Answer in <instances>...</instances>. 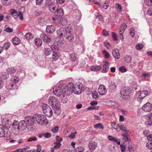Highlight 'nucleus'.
I'll list each match as a JSON object with an SVG mask.
<instances>
[{"mask_svg":"<svg viewBox=\"0 0 152 152\" xmlns=\"http://www.w3.org/2000/svg\"><path fill=\"white\" fill-rule=\"evenodd\" d=\"M4 134H3V137H4L5 139L8 140L9 139L10 137L11 133L10 131L7 130V129H6Z\"/></svg>","mask_w":152,"mask_h":152,"instance_id":"21","label":"nucleus"},{"mask_svg":"<svg viewBox=\"0 0 152 152\" xmlns=\"http://www.w3.org/2000/svg\"><path fill=\"white\" fill-rule=\"evenodd\" d=\"M145 3L148 6L152 7V0H145Z\"/></svg>","mask_w":152,"mask_h":152,"instance_id":"45","label":"nucleus"},{"mask_svg":"<svg viewBox=\"0 0 152 152\" xmlns=\"http://www.w3.org/2000/svg\"><path fill=\"white\" fill-rule=\"evenodd\" d=\"M147 14L149 16H151L152 15V9H149L147 11Z\"/></svg>","mask_w":152,"mask_h":152,"instance_id":"64","label":"nucleus"},{"mask_svg":"<svg viewBox=\"0 0 152 152\" xmlns=\"http://www.w3.org/2000/svg\"><path fill=\"white\" fill-rule=\"evenodd\" d=\"M59 129V127L58 126H56L52 129L51 131L53 133H56L58 132Z\"/></svg>","mask_w":152,"mask_h":152,"instance_id":"52","label":"nucleus"},{"mask_svg":"<svg viewBox=\"0 0 152 152\" xmlns=\"http://www.w3.org/2000/svg\"><path fill=\"white\" fill-rule=\"evenodd\" d=\"M53 110L54 111L56 115H59L61 113V110H60V104L54 106L52 107Z\"/></svg>","mask_w":152,"mask_h":152,"instance_id":"20","label":"nucleus"},{"mask_svg":"<svg viewBox=\"0 0 152 152\" xmlns=\"http://www.w3.org/2000/svg\"><path fill=\"white\" fill-rule=\"evenodd\" d=\"M48 104L52 107L54 106H58L60 104L59 102L57 100V98L54 96H51L48 99Z\"/></svg>","mask_w":152,"mask_h":152,"instance_id":"7","label":"nucleus"},{"mask_svg":"<svg viewBox=\"0 0 152 152\" xmlns=\"http://www.w3.org/2000/svg\"><path fill=\"white\" fill-rule=\"evenodd\" d=\"M35 119L38 124L41 125H46L48 123V121L46 118L39 114L35 115Z\"/></svg>","mask_w":152,"mask_h":152,"instance_id":"4","label":"nucleus"},{"mask_svg":"<svg viewBox=\"0 0 152 152\" xmlns=\"http://www.w3.org/2000/svg\"><path fill=\"white\" fill-rule=\"evenodd\" d=\"M11 80L14 83H17L19 81V78L17 77L12 76L11 79Z\"/></svg>","mask_w":152,"mask_h":152,"instance_id":"37","label":"nucleus"},{"mask_svg":"<svg viewBox=\"0 0 152 152\" xmlns=\"http://www.w3.org/2000/svg\"><path fill=\"white\" fill-rule=\"evenodd\" d=\"M92 96L93 98L96 99L98 97V95L96 92H94L92 93Z\"/></svg>","mask_w":152,"mask_h":152,"instance_id":"59","label":"nucleus"},{"mask_svg":"<svg viewBox=\"0 0 152 152\" xmlns=\"http://www.w3.org/2000/svg\"><path fill=\"white\" fill-rule=\"evenodd\" d=\"M56 6L54 4H53L49 8V10L51 12H53V11L55 10L56 9Z\"/></svg>","mask_w":152,"mask_h":152,"instance_id":"55","label":"nucleus"},{"mask_svg":"<svg viewBox=\"0 0 152 152\" xmlns=\"http://www.w3.org/2000/svg\"><path fill=\"white\" fill-rule=\"evenodd\" d=\"M65 86L61 87L56 86L53 88V92L54 94L57 96H60L62 95L64 96V94L66 95V94L64 91L65 90Z\"/></svg>","mask_w":152,"mask_h":152,"instance_id":"3","label":"nucleus"},{"mask_svg":"<svg viewBox=\"0 0 152 152\" xmlns=\"http://www.w3.org/2000/svg\"><path fill=\"white\" fill-rule=\"evenodd\" d=\"M7 72L9 73L12 74L14 73L15 71V69L13 67L8 68L7 70Z\"/></svg>","mask_w":152,"mask_h":152,"instance_id":"42","label":"nucleus"},{"mask_svg":"<svg viewBox=\"0 0 152 152\" xmlns=\"http://www.w3.org/2000/svg\"><path fill=\"white\" fill-rule=\"evenodd\" d=\"M95 129L99 128L100 129H104V127L101 123H99L95 124L94 126Z\"/></svg>","mask_w":152,"mask_h":152,"instance_id":"35","label":"nucleus"},{"mask_svg":"<svg viewBox=\"0 0 152 152\" xmlns=\"http://www.w3.org/2000/svg\"><path fill=\"white\" fill-rule=\"evenodd\" d=\"M54 4L51 0H47L46 2V5L48 6V8Z\"/></svg>","mask_w":152,"mask_h":152,"instance_id":"46","label":"nucleus"},{"mask_svg":"<svg viewBox=\"0 0 152 152\" xmlns=\"http://www.w3.org/2000/svg\"><path fill=\"white\" fill-rule=\"evenodd\" d=\"M35 44L38 47L41 46L42 43V41L39 38H36L34 40Z\"/></svg>","mask_w":152,"mask_h":152,"instance_id":"27","label":"nucleus"},{"mask_svg":"<svg viewBox=\"0 0 152 152\" xmlns=\"http://www.w3.org/2000/svg\"><path fill=\"white\" fill-rule=\"evenodd\" d=\"M102 53L106 58H108L109 57L110 54L105 50H103Z\"/></svg>","mask_w":152,"mask_h":152,"instance_id":"51","label":"nucleus"},{"mask_svg":"<svg viewBox=\"0 0 152 152\" xmlns=\"http://www.w3.org/2000/svg\"><path fill=\"white\" fill-rule=\"evenodd\" d=\"M74 39V35L73 34H70L68 35L66 37V39L68 42H72Z\"/></svg>","mask_w":152,"mask_h":152,"instance_id":"29","label":"nucleus"},{"mask_svg":"<svg viewBox=\"0 0 152 152\" xmlns=\"http://www.w3.org/2000/svg\"><path fill=\"white\" fill-rule=\"evenodd\" d=\"M130 91L129 88L125 87L122 89L121 91V97L125 100H127L129 98Z\"/></svg>","mask_w":152,"mask_h":152,"instance_id":"5","label":"nucleus"},{"mask_svg":"<svg viewBox=\"0 0 152 152\" xmlns=\"http://www.w3.org/2000/svg\"><path fill=\"white\" fill-rule=\"evenodd\" d=\"M109 5L107 3L105 2L104 3V4H102L101 7H102L104 9H106L109 7Z\"/></svg>","mask_w":152,"mask_h":152,"instance_id":"60","label":"nucleus"},{"mask_svg":"<svg viewBox=\"0 0 152 152\" xmlns=\"http://www.w3.org/2000/svg\"><path fill=\"white\" fill-rule=\"evenodd\" d=\"M37 140V138L36 137H33L30 138L28 139V141L29 142H31L33 141H35Z\"/></svg>","mask_w":152,"mask_h":152,"instance_id":"58","label":"nucleus"},{"mask_svg":"<svg viewBox=\"0 0 152 152\" xmlns=\"http://www.w3.org/2000/svg\"><path fill=\"white\" fill-rule=\"evenodd\" d=\"M51 50L52 51H53V53L55 52L57 53V51L58 50V47L56 45H52L51 47Z\"/></svg>","mask_w":152,"mask_h":152,"instance_id":"41","label":"nucleus"},{"mask_svg":"<svg viewBox=\"0 0 152 152\" xmlns=\"http://www.w3.org/2000/svg\"><path fill=\"white\" fill-rule=\"evenodd\" d=\"M26 120L27 121L28 126H31L34 124L35 118L32 116L27 117L26 118Z\"/></svg>","mask_w":152,"mask_h":152,"instance_id":"14","label":"nucleus"},{"mask_svg":"<svg viewBox=\"0 0 152 152\" xmlns=\"http://www.w3.org/2000/svg\"><path fill=\"white\" fill-rule=\"evenodd\" d=\"M56 11L55 14H57L58 15H57L58 17H60L64 15V12L62 9L61 8H59L56 9Z\"/></svg>","mask_w":152,"mask_h":152,"instance_id":"26","label":"nucleus"},{"mask_svg":"<svg viewBox=\"0 0 152 152\" xmlns=\"http://www.w3.org/2000/svg\"><path fill=\"white\" fill-rule=\"evenodd\" d=\"M143 133L145 136H147L150 134V131L148 130H145L143 131Z\"/></svg>","mask_w":152,"mask_h":152,"instance_id":"63","label":"nucleus"},{"mask_svg":"<svg viewBox=\"0 0 152 152\" xmlns=\"http://www.w3.org/2000/svg\"><path fill=\"white\" fill-rule=\"evenodd\" d=\"M135 31L133 28H132L130 29L129 33L132 37H134L135 35Z\"/></svg>","mask_w":152,"mask_h":152,"instance_id":"49","label":"nucleus"},{"mask_svg":"<svg viewBox=\"0 0 152 152\" xmlns=\"http://www.w3.org/2000/svg\"><path fill=\"white\" fill-rule=\"evenodd\" d=\"M116 85L114 82H112L110 86V89L112 90V91H115L116 89Z\"/></svg>","mask_w":152,"mask_h":152,"instance_id":"36","label":"nucleus"},{"mask_svg":"<svg viewBox=\"0 0 152 152\" xmlns=\"http://www.w3.org/2000/svg\"><path fill=\"white\" fill-rule=\"evenodd\" d=\"M124 31H121L119 30V34L120 36V38L123 41L124 39V35H123V34L124 33Z\"/></svg>","mask_w":152,"mask_h":152,"instance_id":"53","label":"nucleus"},{"mask_svg":"<svg viewBox=\"0 0 152 152\" xmlns=\"http://www.w3.org/2000/svg\"><path fill=\"white\" fill-rule=\"evenodd\" d=\"M119 70L121 72H124L127 71L126 69L124 66L120 67Z\"/></svg>","mask_w":152,"mask_h":152,"instance_id":"57","label":"nucleus"},{"mask_svg":"<svg viewBox=\"0 0 152 152\" xmlns=\"http://www.w3.org/2000/svg\"><path fill=\"white\" fill-rule=\"evenodd\" d=\"M120 148L122 152H125V150H126V147L124 145H120Z\"/></svg>","mask_w":152,"mask_h":152,"instance_id":"54","label":"nucleus"},{"mask_svg":"<svg viewBox=\"0 0 152 152\" xmlns=\"http://www.w3.org/2000/svg\"><path fill=\"white\" fill-rule=\"evenodd\" d=\"M52 50L50 48H45L44 49V53L47 56H48L52 53Z\"/></svg>","mask_w":152,"mask_h":152,"instance_id":"28","label":"nucleus"},{"mask_svg":"<svg viewBox=\"0 0 152 152\" xmlns=\"http://www.w3.org/2000/svg\"><path fill=\"white\" fill-rule=\"evenodd\" d=\"M81 16V13L79 12V10H76L74 13L73 17L77 20H79Z\"/></svg>","mask_w":152,"mask_h":152,"instance_id":"24","label":"nucleus"},{"mask_svg":"<svg viewBox=\"0 0 152 152\" xmlns=\"http://www.w3.org/2000/svg\"><path fill=\"white\" fill-rule=\"evenodd\" d=\"M25 38L28 40L32 39L33 38V35L31 33H28L25 36Z\"/></svg>","mask_w":152,"mask_h":152,"instance_id":"33","label":"nucleus"},{"mask_svg":"<svg viewBox=\"0 0 152 152\" xmlns=\"http://www.w3.org/2000/svg\"><path fill=\"white\" fill-rule=\"evenodd\" d=\"M10 45V42H5L3 46L4 49L5 50H7L9 48Z\"/></svg>","mask_w":152,"mask_h":152,"instance_id":"44","label":"nucleus"},{"mask_svg":"<svg viewBox=\"0 0 152 152\" xmlns=\"http://www.w3.org/2000/svg\"><path fill=\"white\" fill-rule=\"evenodd\" d=\"M126 28V25L124 23L122 24L120 27L119 29V30L121 31H123L124 32L125 29Z\"/></svg>","mask_w":152,"mask_h":152,"instance_id":"48","label":"nucleus"},{"mask_svg":"<svg viewBox=\"0 0 152 152\" xmlns=\"http://www.w3.org/2000/svg\"><path fill=\"white\" fill-rule=\"evenodd\" d=\"M129 134H126L124 133L122 135L123 138L126 141H129V140H130L129 136Z\"/></svg>","mask_w":152,"mask_h":152,"instance_id":"39","label":"nucleus"},{"mask_svg":"<svg viewBox=\"0 0 152 152\" xmlns=\"http://www.w3.org/2000/svg\"><path fill=\"white\" fill-rule=\"evenodd\" d=\"M83 149L81 146H78L75 149V152H83Z\"/></svg>","mask_w":152,"mask_h":152,"instance_id":"47","label":"nucleus"},{"mask_svg":"<svg viewBox=\"0 0 152 152\" xmlns=\"http://www.w3.org/2000/svg\"><path fill=\"white\" fill-rule=\"evenodd\" d=\"M13 128L12 131L14 134H17L19 132L20 129L18 122L17 121L13 122L12 124Z\"/></svg>","mask_w":152,"mask_h":152,"instance_id":"10","label":"nucleus"},{"mask_svg":"<svg viewBox=\"0 0 152 152\" xmlns=\"http://www.w3.org/2000/svg\"><path fill=\"white\" fill-rule=\"evenodd\" d=\"M70 58L71 61H76L77 60V57L75 53H72L70 54Z\"/></svg>","mask_w":152,"mask_h":152,"instance_id":"31","label":"nucleus"},{"mask_svg":"<svg viewBox=\"0 0 152 152\" xmlns=\"http://www.w3.org/2000/svg\"><path fill=\"white\" fill-rule=\"evenodd\" d=\"M20 129L22 130H25L27 127V122L25 120H22L18 123Z\"/></svg>","mask_w":152,"mask_h":152,"instance_id":"16","label":"nucleus"},{"mask_svg":"<svg viewBox=\"0 0 152 152\" xmlns=\"http://www.w3.org/2000/svg\"><path fill=\"white\" fill-rule=\"evenodd\" d=\"M114 58L116 59H118L120 57L118 50H113L112 52Z\"/></svg>","mask_w":152,"mask_h":152,"instance_id":"23","label":"nucleus"},{"mask_svg":"<svg viewBox=\"0 0 152 152\" xmlns=\"http://www.w3.org/2000/svg\"><path fill=\"white\" fill-rule=\"evenodd\" d=\"M110 63L107 61H105L103 62V69L102 71L103 73H106L109 70V66Z\"/></svg>","mask_w":152,"mask_h":152,"instance_id":"15","label":"nucleus"},{"mask_svg":"<svg viewBox=\"0 0 152 152\" xmlns=\"http://www.w3.org/2000/svg\"><path fill=\"white\" fill-rule=\"evenodd\" d=\"M51 134L50 133L47 132L45 134H44V136L45 138H48L51 137Z\"/></svg>","mask_w":152,"mask_h":152,"instance_id":"62","label":"nucleus"},{"mask_svg":"<svg viewBox=\"0 0 152 152\" xmlns=\"http://www.w3.org/2000/svg\"><path fill=\"white\" fill-rule=\"evenodd\" d=\"M152 115H148L146 117L147 121H145V124L146 126H150L152 124Z\"/></svg>","mask_w":152,"mask_h":152,"instance_id":"19","label":"nucleus"},{"mask_svg":"<svg viewBox=\"0 0 152 152\" xmlns=\"http://www.w3.org/2000/svg\"><path fill=\"white\" fill-rule=\"evenodd\" d=\"M142 109L145 112H149L151 110V105L150 103L147 102L142 106Z\"/></svg>","mask_w":152,"mask_h":152,"instance_id":"13","label":"nucleus"},{"mask_svg":"<svg viewBox=\"0 0 152 152\" xmlns=\"http://www.w3.org/2000/svg\"><path fill=\"white\" fill-rule=\"evenodd\" d=\"M124 60L127 63H130L131 61V58L129 56L126 55L124 58Z\"/></svg>","mask_w":152,"mask_h":152,"instance_id":"38","label":"nucleus"},{"mask_svg":"<svg viewBox=\"0 0 152 152\" xmlns=\"http://www.w3.org/2000/svg\"><path fill=\"white\" fill-rule=\"evenodd\" d=\"M136 48L138 50H140L142 49L143 47V45L142 44H137L136 45Z\"/></svg>","mask_w":152,"mask_h":152,"instance_id":"61","label":"nucleus"},{"mask_svg":"<svg viewBox=\"0 0 152 152\" xmlns=\"http://www.w3.org/2000/svg\"><path fill=\"white\" fill-rule=\"evenodd\" d=\"M82 86L81 85L77 84L74 85L72 83H69L67 86H66L64 91L66 95H69L72 92L77 94H80L82 91Z\"/></svg>","mask_w":152,"mask_h":152,"instance_id":"1","label":"nucleus"},{"mask_svg":"<svg viewBox=\"0 0 152 152\" xmlns=\"http://www.w3.org/2000/svg\"><path fill=\"white\" fill-rule=\"evenodd\" d=\"M42 111L44 114L48 117H51L53 114L51 109L49 106L46 104H43L42 106Z\"/></svg>","mask_w":152,"mask_h":152,"instance_id":"6","label":"nucleus"},{"mask_svg":"<svg viewBox=\"0 0 152 152\" xmlns=\"http://www.w3.org/2000/svg\"><path fill=\"white\" fill-rule=\"evenodd\" d=\"M98 92L101 95H105L107 93V90L105 87L103 85H100L98 89Z\"/></svg>","mask_w":152,"mask_h":152,"instance_id":"11","label":"nucleus"},{"mask_svg":"<svg viewBox=\"0 0 152 152\" xmlns=\"http://www.w3.org/2000/svg\"><path fill=\"white\" fill-rule=\"evenodd\" d=\"M115 7L117 11L119 12H121L122 11V7L121 5L119 4H116Z\"/></svg>","mask_w":152,"mask_h":152,"instance_id":"34","label":"nucleus"},{"mask_svg":"<svg viewBox=\"0 0 152 152\" xmlns=\"http://www.w3.org/2000/svg\"><path fill=\"white\" fill-rule=\"evenodd\" d=\"M90 69L91 71H97L101 69V67L100 66H92L90 67Z\"/></svg>","mask_w":152,"mask_h":152,"instance_id":"32","label":"nucleus"},{"mask_svg":"<svg viewBox=\"0 0 152 152\" xmlns=\"http://www.w3.org/2000/svg\"><path fill=\"white\" fill-rule=\"evenodd\" d=\"M69 27H67V29L64 28H61L57 31V33L58 37H64L65 36L67 33V29Z\"/></svg>","mask_w":152,"mask_h":152,"instance_id":"8","label":"nucleus"},{"mask_svg":"<svg viewBox=\"0 0 152 152\" xmlns=\"http://www.w3.org/2000/svg\"><path fill=\"white\" fill-rule=\"evenodd\" d=\"M18 16L19 17L20 20H23V15L22 13L20 12H18Z\"/></svg>","mask_w":152,"mask_h":152,"instance_id":"56","label":"nucleus"},{"mask_svg":"<svg viewBox=\"0 0 152 152\" xmlns=\"http://www.w3.org/2000/svg\"><path fill=\"white\" fill-rule=\"evenodd\" d=\"M147 147L150 149H152V141L148 142L146 144Z\"/></svg>","mask_w":152,"mask_h":152,"instance_id":"50","label":"nucleus"},{"mask_svg":"<svg viewBox=\"0 0 152 152\" xmlns=\"http://www.w3.org/2000/svg\"><path fill=\"white\" fill-rule=\"evenodd\" d=\"M118 128L124 132V133L126 134H130V132L129 131H127V127L125 125L118 126Z\"/></svg>","mask_w":152,"mask_h":152,"instance_id":"22","label":"nucleus"},{"mask_svg":"<svg viewBox=\"0 0 152 152\" xmlns=\"http://www.w3.org/2000/svg\"><path fill=\"white\" fill-rule=\"evenodd\" d=\"M88 146L90 150H94L97 148V144L96 142L92 141L89 142Z\"/></svg>","mask_w":152,"mask_h":152,"instance_id":"17","label":"nucleus"},{"mask_svg":"<svg viewBox=\"0 0 152 152\" xmlns=\"http://www.w3.org/2000/svg\"><path fill=\"white\" fill-rule=\"evenodd\" d=\"M40 37L46 43L48 44L52 41L51 36L47 35L44 33H42L40 35Z\"/></svg>","mask_w":152,"mask_h":152,"instance_id":"9","label":"nucleus"},{"mask_svg":"<svg viewBox=\"0 0 152 152\" xmlns=\"http://www.w3.org/2000/svg\"><path fill=\"white\" fill-rule=\"evenodd\" d=\"M12 42L13 44L15 45H17L20 44V39L17 37H15L12 38Z\"/></svg>","mask_w":152,"mask_h":152,"instance_id":"25","label":"nucleus"},{"mask_svg":"<svg viewBox=\"0 0 152 152\" xmlns=\"http://www.w3.org/2000/svg\"><path fill=\"white\" fill-rule=\"evenodd\" d=\"M52 59L53 61H56L58 58V56L57 53L55 52L52 54Z\"/></svg>","mask_w":152,"mask_h":152,"instance_id":"43","label":"nucleus"},{"mask_svg":"<svg viewBox=\"0 0 152 152\" xmlns=\"http://www.w3.org/2000/svg\"><path fill=\"white\" fill-rule=\"evenodd\" d=\"M148 94V91L146 90H144L141 92L140 95L137 98V100L139 102L145 97Z\"/></svg>","mask_w":152,"mask_h":152,"instance_id":"12","label":"nucleus"},{"mask_svg":"<svg viewBox=\"0 0 152 152\" xmlns=\"http://www.w3.org/2000/svg\"><path fill=\"white\" fill-rule=\"evenodd\" d=\"M16 84H14L13 83H11L8 85V88L10 90L13 89L15 88H16Z\"/></svg>","mask_w":152,"mask_h":152,"instance_id":"40","label":"nucleus"},{"mask_svg":"<svg viewBox=\"0 0 152 152\" xmlns=\"http://www.w3.org/2000/svg\"><path fill=\"white\" fill-rule=\"evenodd\" d=\"M4 129H6L5 127L1 125L0 124V137H3L4 133L5 130Z\"/></svg>","mask_w":152,"mask_h":152,"instance_id":"30","label":"nucleus"},{"mask_svg":"<svg viewBox=\"0 0 152 152\" xmlns=\"http://www.w3.org/2000/svg\"><path fill=\"white\" fill-rule=\"evenodd\" d=\"M52 19L54 23L58 25L64 26L67 23L68 21L66 19L64 18H61L60 17H59L58 18L57 16H56L55 17H53Z\"/></svg>","mask_w":152,"mask_h":152,"instance_id":"2","label":"nucleus"},{"mask_svg":"<svg viewBox=\"0 0 152 152\" xmlns=\"http://www.w3.org/2000/svg\"><path fill=\"white\" fill-rule=\"evenodd\" d=\"M55 30V28L53 25L47 26L46 28V31L49 33H53Z\"/></svg>","mask_w":152,"mask_h":152,"instance_id":"18","label":"nucleus"}]
</instances>
